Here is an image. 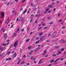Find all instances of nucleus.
<instances>
[{
  "instance_id": "f257e3e1",
  "label": "nucleus",
  "mask_w": 66,
  "mask_h": 66,
  "mask_svg": "<svg viewBox=\"0 0 66 66\" xmlns=\"http://www.w3.org/2000/svg\"><path fill=\"white\" fill-rule=\"evenodd\" d=\"M19 19H18V18L16 19V21H20V20H21V21H22V22H24V20H23V18H22V17L21 16H20L19 17Z\"/></svg>"
},
{
  "instance_id": "f03ea898",
  "label": "nucleus",
  "mask_w": 66,
  "mask_h": 66,
  "mask_svg": "<svg viewBox=\"0 0 66 66\" xmlns=\"http://www.w3.org/2000/svg\"><path fill=\"white\" fill-rule=\"evenodd\" d=\"M18 41H17L16 42H15L14 44V47H16L17 45H18Z\"/></svg>"
},
{
  "instance_id": "7ed1b4c3",
  "label": "nucleus",
  "mask_w": 66,
  "mask_h": 66,
  "mask_svg": "<svg viewBox=\"0 0 66 66\" xmlns=\"http://www.w3.org/2000/svg\"><path fill=\"white\" fill-rule=\"evenodd\" d=\"M1 15H2L1 18H3V17H4V13L3 12H1Z\"/></svg>"
},
{
  "instance_id": "20e7f679",
  "label": "nucleus",
  "mask_w": 66,
  "mask_h": 66,
  "mask_svg": "<svg viewBox=\"0 0 66 66\" xmlns=\"http://www.w3.org/2000/svg\"><path fill=\"white\" fill-rule=\"evenodd\" d=\"M9 22H10V19L8 18L7 20L5 22V23L6 24H7V23H8Z\"/></svg>"
},
{
  "instance_id": "39448f33",
  "label": "nucleus",
  "mask_w": 66,
  "mask_h": 66,
  "mask_svg": "<svg viewBox=\"0 0 66 66\" xmlns=\"http://www.w3.org/2000/svg\"><path fill=\"white\" fill-rule=\"evenodd\" d=\"M9 44V43H8L7 44H4V43H3L2 44V46H6V45H7Z\"/></svg>"
},
{
  "instance_id": "423d86ee",
  "label": "nucleus",
  "mask_w": 66,
  "mask_h": 66,
  "mask_svg": "<svg viewBox=\"0 0 66 66\" xmlns=\"http://www.w3.org/2000/svg\"><path fill=\"white\" fill-rule=\"evenodd\" d=\"M0 49L2 50H5V47H0Z\"/></svg>"
},
{
  "instance_id": "0eeeda50",
  "label": "nucleus",
  "mask_w": 66,
  "mask_h": 66,
  "mask_svg": "<svg viewBox=\"0 0 66 66\" xmlns=\"http://www.w3.org/2000/svg\"><path fill=\"white\" fill-rule=\"evenodd\" d=\"M47 50H45L44 52V53L43 54V56H45V55H46V53H47V51H46Z\"/></svg>"
},
{
  "instance_id": "6e6552de",
  "label": "nucleus",
  "mask_w": 66,
  "mask_h": 66,
  "mask_svg": "<svg viewBox=\"0 0 66 66\" xmlns=\"http://www.w3.org/2000/svg\"><path fill=\"white\" fill-rule=\"evenodd\" d=\"M7 37V34H5L4 36V39H6Z\"/></svg>"
},
{
  "instance_id": "1a4fd4ad",
  "label": "nucleus",
  "mask_w": 66,
  "mask_h": 66,
  "mask_svg": "<svg viewBox=\"0 0 66 66\" xmlns=\"http://www.w3.org/2000/svg\"><path fill=\"white\" fill-rule=\"evenodd\" d=\"M43 33V32H42L39 33L38 34L39 35V36H41L42 35Z\"/></svg>"
},
{
  "instance_id": "9d476101",
  "label": "nucleus",
  "mask_w": 66,
  "mask_h": 66,
  "mask_svg": "<svg viewBox=\"0 0 66 66\" xmlns=\"http://www.w3.org/2000/svg\"><path fill=\"white\" fill-rule=\"evenodd\" d=\"M43 60V59L42 58L40 60L39 62V64H41V63H42V62Z\"/></svg>"
},
{
  "instance_id": "9b49d317",
  "label": "nucleus",
  "mask_w": 66,
  "mask_h": 66,
  "mask_svg": "<svg viewBox=\"0 0 66 66\" xmlns=\"http://www.w3.org/2000/svg\"><path fill=\"white\" fill-rule=\"evenodd\" d=\"M44 36H41L40 37V41H42L43 39H44Z\"/></svg>"
},
{
  "instance_id": "f8f14e48",
  "label": "nucleus",
  "mask_w": 66,
  "mask_h": 66,
  "mask_svg": "<svg viewBox=\"0 0 66 66\" xmlns=\"http://www.w3.org/2000/svg\"><path fill=\"white\" fill-rule=\"evenodd\" d=\"M12 60V58L10 57L7 59L6 60V61H10V60Z\"/></svg>"
},
{
  "instance_id": "ddd939ff",
  "label": "nucleus",
  "mask_w": 66,
  "mask_h": 66,
  "mask_svg": "<svg viewBox=\"0 0 66 66\" xmlns=\"http://www.w3.org/2000/svg\"><path fill=\"white\" fill-rule=\"evenodd\" d=\"M57 37V36L54 35H53L52 36V37H53V38H55V37Z\"/></svg>"
},
{
  "instance_id": "4468645a",
  "label": "nucleus",
  "mask_w": 66,
  "mask_h": 66,
  "mask_svg": "<svg viewBox=\"0 0 66 66\" xmlns=\"http://www.w3.org/2000/svg\"><path fill=\"white\" fill-rule=\"evenodd\" d=\"M1 30H3V32H5V30L4 29V28H2L1 29Z\"/></svg>"
},
{
  "instance_id": "2eb2a0df",
  "label": "nucleus",
  "mask_w": 66,
  "mask_h": 66,
  "mask_svg": "<svg viewBox=\"0 0 66 66\" xmlns=\"http://www.w3.org/2000/svg\"><path fill=\"white\" fill-rule=\"evenodd\" d=\"M31 6L32 7H34V6H35V5L34 4L32 3L31 4Z\"/></svg>"
},
{
  "instance_id": "dca6fc26",
  "label": "nucleus",
  "mask_w": 66,
  "mask_h": 66,
  "mask_svg": "<svg viewBox=\"0 0 66 66\" xmlns=\"http://www.w3.org/2000/svg\"><path fill=\"white\" fill-rule=\"evenodd\" d=\"M48 6L49 7H51V8H53V7L51 5H49Z\"/></svg>"
},
{
  "instance_id": "f3484780",
  "label": "nucleus",
  "mask_w": 66,
  "mask_h": 66,
  "mask_svg": "<svg viewBox=\"0 0 66 66\" xmlns=\"http://www.w3.org/2000/svg\"><path fill=\"white\" fill-rule=\"evenodd\" d=\"M31 48H32V46H29L28 47V50H30V49H31Z\"/></svg>"
},
{
  "instance_id": "a211bd4d",
  "label": "nucleus",
  "mask_w": 66,
  "mask_h": 66,
  "mask_svg": "<svg viewBox=\"0 0 66 66\" xmlns=\"http://www.w3.org/2000/svg\"><path fill=\"white\" fill-rule=\"evenodd\" d=\"M21 60L20 59L19 60V61H18V62L17 63V64L18 65V64H19V63H20V61H21Z\"/></svg>"
},
{
  "instance_id": "6ab92c4d",
  "label": "nucleus",
  "mask_w": 66,
  "mask_h": 66,
  "mask_svg": "<svg viewBox=\"0 0 66 66\" xmlns=\"http://www.w3.org/2000/svg\"><path fill=\"white\" fill-rule=\"evenodd\" d=\"M16 56H17V53H15L14 54V57H16Z\"/></svg>"
},
{
  "instance_id": "aec40b11",
  "label": "nucleus",
  "mask_w": 66,
  "mask_h": 66,
  "mask_svg": "<svg viewBox=\"0 0 66 66\" xmlns=\"http://www.w3.org/2000/svg\"><path fill=\"white\" fill-rule=\"evenodd\" d=\"M54 61V60L52 59L50 61V63H52V62H53Z\"/></svg>"
},
{
  "instance_id": "412c9836",
  "label": "nucleus",
  "mask_w": 66,
  "mask_h": 66,
  "mask_svg": "<svg viewBox=\"0 0 66 66\" xmlns=\"http://www.w3.org/2000/svg\"><path fill=\"white\" fill-rule=\"evenodd\" d=\"M59 48H60V47H59V46H55V49H59Z\"/></svg>"
},
{
  "instance_id": "4be33fe9",
  "label": "nucleus",
  "mask_w": 66,
  "mask_h": 66,
  "mask_svg": "<svg viewBox=\"0 0 66 66\" xmlns=\"http://www.w3.org/2000/svg\"><path fill=\"white\" fill-rule=\"evenodd\" d=\"M64 48H62L61 49V50H60V51H64Z\"/></svg>"
},
{
  "instance_id": "5701e85b",
  "label": "nucleus",
  "mask_w": 66,
  "mask_h": 66,
  "mask_svg": "<svg viewBox=\"0 0 66 66\" xmlns=\"http://www.w3.org/2000/svg\"><path fill=\"white\" fill-rule=\"evenodd\" d=\"M4 53H3V54H2V55H1L0 56H2V57H3V56H4Z\"/></svg>"
},
{
  "instance_id": "b1692460",
  "label": "nucleus",
  "mask_w": 66,
  "mask_h": 66,
  "mask_svg": "<svg viewBox=\"0 0 66 66\" xmlns=\"http://www.w3.org/2000/svg\"><path fill=\"white\" fill-rule=\"evenodd\" d=\"M27 11V10H26L25 11H24V12H23V14H24L26 13Z\"/></svg>"
},
{
  "instance_id": "393cba45",
  "label": "nucleus",
  "mask_w": 66,
  "mask_h": 66,
  "mask_svg": "<svg viewBox=\"0 0 66 66\" xmlns=\"http://www.w3.org/2000/svg\"><path fill=\"white\" fill-rule=\"evenodd\" d=\"M59 60V58H58L57 60H56L54 61V62H57V61H58Z\"/></svg>"
},
{
  "instance_id": "a878e982",
  "label": "nucleus",
  "mask_w": 66,
  "mask_h": 66,
  "mask_svg": "<svg viewBox=\"0 0 66 66\" xmlns=\"http://www.w3.org/2000/svg\"><path fill=\"white\" fill-rule=\"evenodd\" d=\"M45 20V19H42V22L41 23H43V22Z\"/></svg>"
},
{
  "instance_id": "bb28decb",
  "label": "nucleus",
  "mask_w": 66,
  "mask_h": 66,
  "mask_svg": "<svg viewBox=\"0 0 66 66\" xmlns=\"http://www.w3.org/2000/svg\"><path fill=\"white\" fill-rule=\"evenodd\" d=\"M63 42V40H61L59 41V42L60 43Z\"/></svg>"
},
{
  "instance_id": "cd10ccee",
  "label": "nucleus",
  "mask_w": 66,
  "mask_h": 66,
  "mask_svg": "<svg viewBox=\"0 0 66 66\" xmlns=\"http://www.w3.org/2000/svg\"><path fill=\"white\" fill-rule=\"evenodd\" d=\"M29 40H30V39H28L26 40V42H28L29 41Z\"/></svg>"
},
{
  "instance_id": "c85d7f7f",
  "label": "nucleus",
  "mask_w": 66,
  "mask_h": 66,
  "mask_svg": "<svg viewBox=\"0 0 66 66\" xmlns=\"http://www.w3.org/2000/svg\"><path fill=\"white\" fill-rule=\"evenodd\" d=\"M26 1V0H23L22 1V3H24V2Z\"/></svg>"
},
{
  "instance_id": "c756f323",
  "label": "nucleus",
  "mask_w": 66,
  "mask_h": 66,
  "mask_svg": "<svg viewBox=\"0 0 66 66\" xmlns=\"http://www.w3.org/2000/svg\"><path fill=\"white\" fill-rule=\"evenodd\" d=\"M53 22H51L49 23V24H53Z\"/></svg>"
},
{
  "instance_id": "7c9ffc66",
  "label": "nucleus",
  "mask_w": 66,
  "mask_h": 66,
  "mask_svg": "<svg viewBox=\"0 0 66 66\" xmlns=\"http://www.w3.org/2000/svg\"><path fill=\"white\" fill-rule=\"evenodd\" d=\"M17 15V12H15L14 13V16H15Z\"/></svg>"
},
{
  "instance_id": "2f4dec72",
  "label": "nucleus",
  "mask_w": 66,
  "mask_h": 66,
  "mask_svg": "<svg viewBox=\"0 0 66 66\" xmlns=\"http://www.w3.org/2000/svg\"><path fill=\"white\" fill-rule=\"evenodd\" d=\"M38 51V50L37 49H36L34 51V52H37Z\"/></svg>"
},
{
  "instance_id": "473e14b6",
  "label": "nucleus",
  "mask_w": 66,
  "mask_h": 66,
  "mask_svg": "<svg viewBox=\"0 0 66 66\" xmlns=\"http://www.w3.org/2000/svg\"><path fill=\"white\" fill-rule=\"evenodd\" d=\"M24 64V61H23L21 63V64Z\"/></svg>"
},
{
  "instance_id": "72a5a7b5",
  "label": "nucleus",
  "mask_w": 66,
  "mask_h": 66,
  "mask_svg": "<svg viewBox=\"0 0 66 66\" xmlns=\"http://www.w3.org/2000/svg\"><path fill=\"white\" fill-rule=\"evenodd\" d=\"M11 52L10 51L9 52H8L7 53V55H9V54H10V53H11Z\"/></svg>"
},
{
  "instance_id": "f704fd0d",
  "label": "nucleus",
  "mask_w": 66,
  "mask_h": 66,
  "mask_svg": "<svg viewBox=\"0 0 66 66\" xmlns=\"http://www.w3.org/2000/svg\"><path fill=\"white\" fill-rule=\"evenodd\" d=\"M60 15H61L60 14V13H58L57 15V16L59 17H60Z\"/></svg>"
},
{
  "instance_id": "c9c22d12",
  "label": "nucleus",
  "mask_w": 66,
  "mask_h": 66,
  "mask_svg": "<svg viewBox=\"0 0 66 66\" xmlns=\"http://www.w3.org/2000/svg\"><path fill=\"white\" fill-rule=\"evenodd\" d=\"M39 40H38V41H36L35 42V44H37V43H39Z\"/></svg>"
},
{
  "instance_id": "e433bc0d",
  "label": "nucleus",
  "mask_w": 66,
  "mask_h": 66,
  "mask_svg": "<svg viewBox=\"0 0 66 66\" xmlns=\"http://www.w3.org/2000/svg\"><path fill=\"white\" fill-rule=\"evenodd\" d=\"M21 31L22 32H23L24 31V29H22L21 30Z\"/></svg>"
},
{
  "instance_id": "4c0bfd02",
  "label": "nucleus",
  "mask_w": 66,
  "mask_h": 66,
  "mask_svg": "<svg viewBox=\"0 0 66 66\" xmlns=\"http://www.w3.org/2000/svg\"><path fill=\"white\" fill-rule=\"evenodd\" d=\"M56 31H54L53 33V34H56Z\"/></svg>"
},
{
  "instance_id": "58836bf2",
  "label": "nucleus",
  "mask_w": 66,
  "mask_h": 66,
  "mask_svg": "<svg viewBox=\"0 0 66 66\" xmlns=\"http://www.w3.org/2000/svg\"><path fill=\"white\" fill-rule=\"evenodd\" d=\"M47 18L48 20L50 19H51V17H48Z\"/></svg>"
},
{
  "instance_id": "ea45409f",
  "label": "nucleus",
  "mask_w": 66,
  "mask_h": 66,
  "mask_svg": "<svg viewBox=\"0 0 66 66\" xmlns=\"http://www.w3.org/2000/svg\"><path fill=\"white\" fill-rule=\"evenodd\" d=\"M53 56L54 57V56H56V54H55L53 55Z\"/></svg>"
},
{
  "instance_id": "a19ab883",
  "label": "nucleus",
  "mask_w": 66,
  "mask_h": 66,
  "mask_svg": "<svg viewBox=\"0 0 66 66\" xmlns=\"http://www.w3.org/2000/svg\"><path fill=\"white\" fill-rule=\"evenodd\" d=\"M39 49H40V47H38L36 49H37L38 50H39Z\"/></svg>"
},
{
  "instance_id": "79ce46f5",
  "label": "nucleus",
  "mask_w": 66,
  "mask_h": 66,
  "mask_svg": "<svg viewBox=\"0 0 66 66\" xmlns=\"http://www.w3.org/2000/svg\"><path fill=\"white\" fill-rule=\"evenodd\" d=\"M46 25V24L45 23H44L42 24V26H45Z\"/></svg>"
},
{
  "instance_id": "37998d69",
  "label": "nucleus",
  "mask_w": 66,
  "mask_h": 66,
  "mask_svg": "<svg viewBox=\"0 0 66 66\" xmlns=\"http://www.w3.org/2000/svg\"><path fill=\"white\" fill-rule=\"evenodd\" d=\"M14 36H16V33H15L14 34Z\"/></svg>"
},
{
  "instance_id": "c03bdc74",
  "label": "nucleus",
  "mask_w": 66,
  "mask_h": 66,
  "mask_svg": "<svg viewBox=\"0 0 66 66\" xmlns=\"http://www.w3.org/2000/svg\"><path fill=\"white\" fill-rule=\"evenodd\" d=\"M30 53H33V51L31 50L30 51Z\"/></svg>"
},
{
  "instance_id": "a18cd8bd",
  "label": "nucleus",
  "mask_w": 66,
  "mask_h": 66,
  "mask_svg": "<svg viewBox=\"0 0 66 66\" xmlns=\"http://www.w3.org/2000/svg\"><path fill=\"white\" fill-rule=\"evenodd\" d=\"M35 59H36L35 58H34L32 59V60L33 61H35Z\"/></svg>"
},
{
  "instance_id": "49530a36",
  "label": "nucleus",
  "mask_w": 66,
  "mask_h": 66,
  "mask_svg": "<svg viewBox=\"0 0 66 66\" xmlns=\"http://www.w3.org/2000/svg\"><path fill=\"white\" fill-rule=\"evenodd\" d=\"M32 21H33V19H32L30 21V22H32Z\"/></svg>"
},
{
  "instance_id": "de8ad7c7",
  "label": "nucleus",
  "mask_w": 66,
  "mask_h": 66,
  "mask_svg": "<svg viewBox=\"0 0 66 66\" xmlns=\"http://www.w3.org/2000/svg\"><path fill=\"white\" fill-rule=\"evenodd\" d=\"M64 60V59L63 58H61L60 59V61H63Z\"/></svg>"
},
{
  "instance_id": "09e8293b",
  "label": "nucleus",
  "mask_w": 66,
  "mask_h": 66,
  "mask_svg": "<svg viewBox=\"0 0 66 66\" xmlns=\"http://www.w3.org/2000/svg\"><path fill=\"white\" fill-rule=\"evenodd\" d=\"M22 49H21L20 50V52H22Z\"/></svg>"
},
{
  "instance_id": "8fccbe9b",
  "label": "nucleus",
  "mask_w": 66,
  "mask_h": 66,
  "mask_svg": "<svg viewBox=\"0 0 66 66\" xmlns=\"http://www.w3.org/2000/svg\"><path fill=\"white\" fill-rule=\"evenodd\" d=\"M18 0H15V1L16 2H18Z\"/></svg>"
},
{
  "instance_id": "3c124183",
  "label": "nucleus",
  "mask_w": 66,
  "mask_h": 66,
  "mask_svg": "<svg viewBox=\"0 0 66 66\" xmlns=\"http://www.w3.org/2000/svg\"><path fill=\"white\" fill-rule=\"evenodd\" d=\"M46 11H49V9H47L46 10Z\"/></svg>"
},
{
  "instance_id": "603ef678",
  "label": "nucleus",
  "mask_w": 66,
  "mask_h": 66,
  "mask_svg": "<svg viewBox=\"0 0 66 66\" xmlns=\"http://www.w3.org/2000/svg\"><path fill=\"white\" fill-rule=\"evenodd\" d=\"M48 12L49 13H51V10H50L48 11Z\"/></svg>"
},
{
  "instance_id": "864d4df0",
  "label": "nucleus",
  "mask_w": 66,
  "mask_h": 66,
  "mask_svg": "<svg viewBox=\"0 0 66 66\" xmlns=\"http://www.w3.org/2000/svg\"><path fill=\"white\" fill-rule=\"evenodd\" d=\"M22 10H23V8H22L21 9L20 11H22Z\"/></svg>"
},
{
  "instance_id": "5fc2aeb1",
  "label": "nucleus",
  "mask_w": 66,
  "mask_h": 66,
  "mask_svg": "<svg viewBox=\"0 0 66 66\" xmlns=\"http://www.w3.org/2000/svg\"><path fill=\"white\" fill-rule=\"evenodd\" d=\"M10 41V40L9 39H8L7 40L6 42H9Z\"/></svg>"
},
{
  "instance_id": "6e6d98bb",
  "label": "nucleus",
  "mask_w": 66,
  "mask_h": 66,
  "mask_svg": "<svg viewBox=\"0 0 66 66\" xmlns=\"http://www.w3.org/2000/svg\"><path fill=\"white\" fill-rule=\"evenodd\" d=\"M35 16L36 17H38V15H35Z\"/></svg>"
},
{
  "instance_id": "4d7b16f0",
  "label": "nucleus",
  "mask_w": 66,
  "mask_h": 66,
  "mask_svg": "<svg viewBox=\"0 0 66 66\" xmlns=\"http://www.w3.org/2000/svg\"><path fill=\"white\" fill-rule=\"evenodd\" d=\"M9 4H10V3H8L6 5H9Z\"/></svg>"
},
{
  "instance_id": "13d9d810",
  "label": "nucleus",
  "mask_w": 66,
  "mask_h": 66,
  "mask_svg": "<svg viewBox=\"0 0 66 66\" xmlns=\"http://www.w3.org/2000/svg\"><path fill=\"white\" fill-rule=\"evenodd\" d=\"M14 12H15V10H14L13 11H12V13H14Z\"/></svg>"
},
{
  "instance_id": "bf43d9fd",
  "label": "nucleus",
  "mask_w": 66,
  "mask_h": 66,
  "mask_svg": "<svg viewBox=\"0 0 66 66\" xmlns=\"http://www.w3.org/2000/svg\"><path fill=\"white\" fill-rule=\"evenodd\" d=\"M47 27H45L44 28V29H47Z\"/></svg>"
},
{
  "instance_id": "052dcab7",
  "label": "nucleus",
  "mask_w": 66,
  "mask_h": 66,
  "mask_svg": "<svg viewBox=\"0 0 66 66\" xmlns=\"http://www.w3.org/2000/svg\"><path fill=\"white\" fill-rule=\"evenodd\" d=\"M40 12L39 11V10L38 12H37V14H39V13Z\"/></svg>"
},
{
  "instance_id": "680f3d73",
  "label": "nucleus",
  "mask_w": 66,
  "mask_h": 66,
  "mask_svg": "<svg viewBox=\"0 0 66 66\" xmlns=\"http://www.w3.org/2000/svg\"><path fill=\"white\" fill-rule=\"evenodd\" d=\"M19 28L18 29H17V31H19Z\"/></svg>"
},
{
  "instance_id": "e2e57ef3",
  "label": "nucleus",
  "mask_w": 66,
  "mask_h": 66,
  "mask_svg": "<svg viewBox=\"0 0 66 66\" xmlns=\"http://www.w3.org/2000/svg\"><path fill=\"white\" fill-rule=\"evenodd\" d=\"M58 53H59V54H61V52L59 51L58 52Z\"/></svg>"
},
{
  "instance_id": "0e129e2a",
  "label": "nucleus",
  "mask_w": 66,
  "mask_h": 66,
  "mask_svg": "<svg viewBox=\"0 0 66 66\" xmlns=\"http://www.w3.org/2000/svg\"><path fill=\"white\" fill-rule=\"evenodd\" d=\"M42 27H39V29H42Z\"/></svg>"
},
{
  "instance_id": "69168bd1",
  "label": "nucleus",
  "mask_w": 66,
  "mask_h": 66,
  "mask_svg": "<svg viewBox=\"0 0 66 66\" xmlns=\"http://www.w3.org/2000/svg\"><path fill=\"white\" fill-rule=\"evenodd\" d=\"M34 63L35 64H36V62L35 61H34Z\"/></svg>"
},
{
  "instance_id": "338daca9",
  "label": "nucleus",
  "mask_w": 66,
  "mask_h": 66,
  "mask_svg": "<svg viewBox=\"0 0 66 66\" xmlns=\"http://www.w3.org/2000/svg\"><path fill=\"white\" fill-rule=\"evenodd\" d=\"M62 21V20H60L59 21V22H61Z\"/></svg>"
},
{
  "instance_id": "774afa93",
  "label": "nucleus",
  "mask_w": 66,
  "mask_h": 66,
  "mask_svg": "<svg viewBox=\"0 0 66 66\" xmlns=\"http://www.w3.org/2000/svg\"><path fill=\"white\" fill-rule=\"evenodd\" d=\"M37 21L36 20L35 22V23H37Z\"/></svg>"
}]
</instances>
